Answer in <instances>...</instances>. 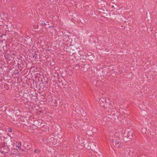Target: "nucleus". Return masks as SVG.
Returning <instances> with one entry per match:
<instances>
[{"label": "nucleus", "mask_w": 157, "mask_h": 157, "mask_svg": "<svg viewBox=\"0 0 157 157\" xmlns=\"http://www.w3.org/2000/svg\"><path fill=\"white\" fill-rule=\"evenodd\" d=\"M119 132L116 131L109 133L110 137L109 140L111 141L114 146L119 147L121 144V140L119 137Z\"/></svg>", "instance_id": "f257e3e1"}, {"label": "nucleus", "mask_w": 157, "mask_h": 157, "mask_svg": "<svg viewBox=\"0 0 157 157\" xmlns=\"http://www.w3.org/2000/svg\"><path fill=\"white\" fill-rule=\"evenodd\" d=\"M11 141L10 140L6 139L3 140V144L1 148L2 152L5 154L8 153L10 151V146L8 143Z\"/></svg>", "instance_id": "f03ea898"}, {"label": "nucleus", "mask_w": 157, "mask_h": 157, "mask_svg": "<svg viewBox=\"0 0 157 157\" xmlns=\"http://www.w3.org/2000/svg\"><path fill=\"white\" fill-rule=\"evenodd\" d=\"M66 51L67 52H70V55L72 54L74 55V57L77 59H81L82 58V56L79 52L80 51H79L78 52L76 53L73 52V50H71L70 47H68L66 48Z\"/></svg>", "instance_id": "7ed1b4c3"}, {"label": "nucleus", "mask_w": 157, "mask_h": 157, "mask_svg": "<svg viewBox=\"0 0 157 157\" xmlns=\"http://www.w3.org/2000/svg\"><path fill=\"white\" fill-rule=\"evenodd\" d=\"M132 133L131 132L128 130H126L124 133L123 134V140H125V141L129 140L132 139Z\"/></svg>", "instance_id": "20e7f679"}, {"label": "nucleus", "mask_w": 157, "mask_h": 157, "mask_svg": "<svg viewBox=\"0 0 157 157\" xmlns=\"http://www.w3.org/2000/svg\"><path fill=\"white\" fill-rule=\"evenodd\" d=\"M114 104V102L109 98H107L106 102L103 107L106 108L110 109H113V106L112 105Z\"/></svg>", "instance_id": "39448f33"}, {"label": "nucleus", "mask_w": 157, "mask_h": 157, "mask_svg": "<svg viewBox=\"0 0 157 157\" xmlns=\"http://www.w3.org/2000/svg\"><path fill=\"white\" fill-rule=\"evenodd\" d=\"M138 152V151L132 148H126L124 151L125 154L127 155L131 154H136Z\"/></svg>", "instance_id": "423d86ee"}, {"label": "nucleus", "mask_w": 157, "mask_h": 157, "mask_svg": "<svg viewBox=\"0 0 157 157\" xmlns=\"http://www.w3.org/2000/svg\"><path fill=\"white\" fill-rule=\"evenodd\" d=\"M118 113L116 111V112H114L112 113V115H109L110 117H108V118L109 117V118H111L112 121H114L118 119Z\"/></svg>", "instance_id": "0eeeda50"}, {"label": "nucleus", "mask_w": 157, "mask_h": 157, "mask_svg": "<svg viewBox=\"0 0 157 157\" xmlns=\"http://www.w3.org/2000/svg\"><path fill=\"white\" fill-rule=\"evenodd\" d=\"M20 150L15 148H12L11 149V153L15 155H18L20 154Z\"/></svg>", "instance_id": "6e6552de"}, {"label": "nucleus", "mask_w": 157, "mask_h": 157, "mask_svg": "<svg viewBox=\"0 0 157 157\" xmlns=\"http://www.w3.org/2000/svg\"><path fill=\"white\" fill-rule=\"evenodd\" d=\"M101 83L100 81L98 80L94 81L93 82V84L94 89L97 90H98V88H97L100 86L99 85Z\"/></svg>", "instance_id": "1a4fd4ad"}, {"label": "nucleus", "mask_w": 157, "mask_h": 157, "mask_svg": "<svg viewBox=\"0 0 157 157\" xmlns=\"http://www.w3.org/2000/svg\"><path fill=\"white\" fill-rule=\"evenodd\" d=\"M29 56L30 58V59H34L36 60L38 58V55L36 53V51L34 53H30Z\"/></svg>", "instance_id": "9d476101"}, {"label": "nucleus", "mask_w": 157, "mask_h": 157, "mask_svg": "<svg viewBox=\"0 0 157 157\" xmlns=\"http://www.w3.org/2000/svg\"><path fill=\"white\" fill-rule=\"evenodd\" d=\"M107 98H106L103 97L99 99V101L100 106L103 107L104 106Z\"/></svg>", "instance_id": "9b49d317"}, {"label": "nucleus", "mask_w": 157, "mask_h": 157, "mask_svg": "<svg viewBox=\"0 0 157 157\" xmlns=\"http://www.w3.org/2000/svg\"><path fill=\"white\" fill-rule=\"evenodd\" d=\"M23 145L24 147L27 150L29 149L32 147V145L30 144L27 143H24Z\"/></svg>", "instance_id": "f8f14e48"}, {"label": "nucleus", "mask_w": 157, "mask_h": 157, "mask_svg": "<svg viewBox=\"0 0 157 157\" xmlns=\"http://www.w3.org/2000/svg\"><path fill=\"white\" fill-rule=\"evenodd\" d=\"M24 64L21 61L18 62L17 63V67L20 70H22L24 68Z\"/></svg>", "instance_id": "ddd939ff"}, {"label": "nucleus", "mask_w": 157, "mask_h": 157, "mask_svg": "<svg viewBox=\"0 0 157 157\" xmlns=\"http://www.w3.org/2000/svg\"><path fill=\"white\" fill-rule=\"evenodd\" d=\"M45 86L42 83H41L39 84V87L40 89H43L45 87Z\"/></svg>", "instance_id": "4468645a"}, {"label": "nucleus", "mask_w": 157, "mask_h": 157, "mask_svg": "<svg viewBox=\"0 0 157 157\" xmlns=\"http://www.w3.org/2000/svg\"><path fill=\"white\" fill-rule=\"evenodd\" d=\"M111 7L112 8L114 9H116L117 10L119 9V7L116 5H115V6L112 5L111 6Z\"/></svg>", "instance_id": "2eb2a0df"}, {"label": "nucleus", "mask_w": 157, "mask_h": 157, "mask_svg": "<svg viewBox=\"0 0 157 157\" xmlns=\"http://www.w3.org/2000/svg\"><path fill=\"white\" fill-rule=\"evenodd\" d=\"M17 146H16V147H17L20 150V149H21V143L20 142V143H18V144H17Z\"/></svg>", "instance_id": "dca6fc26"}, {"label": "nucleus", "mask_w": 157, "mask_h": 157, "mask_svg": "<svg viewBox=\"0 0 157 157\" xmlns=\"http://www.w3.org/2000/svg\"><path fill=\"white\" fill-rule=\"evenodd\" d=\"M7 55H6V58L8 59H9V60H12V57H11L10 56H7Z\"/></svg>", "instance_id": "f3484780"}, {"label": "nucleus", "mask_w": 157, "mask_h": 157, "mask_svg": "<svg viewBox=\"0 0 157 157\" xmlns=\"http://www.w3.org/2000/svg\"><path fill=\"white\" fill-rule=\"evenodd\" d=\"M34 152L35 153H38L40 152V151L38 149H36L34 150Z\"/></svg>", "instance_id": "a211bd4d"}, {"label": "nucleus", "mask_w": 157, "mask_h": 157, "mask_svg": "<svg viewBox=\"0 0 157 157\" xmlns=\"http://www.w3.org/2000/svg\"><path fill=\"white\" fill-rule=\"evenodd\" d=\"M41 24L43 26L46 25V24L45 22H43L42 21V22Z\"/></svg>", "instance_id": "6ab92c4d"}, {"label": "nucleus", "mask_w": 157, "mask_h": 157, "mask_svg": "<svg viewBox=\"0 0 157 157\" xmlns=\"http://www.w3.org/2000/svg\"><path fill=\"white\" fill-rule=\"evenodd\" d=\"M12 131V129L11 128H10L9 129L8 132H11Z\"/></svg>", "instance_id": "aec40b11"}, {"label": "nucleus", "mask_w": 157, "mask_h": 157, "mask_svg": "<svg viewBox=\"0 0 157 157\" xmlns=\"http://www.w3.org/2000/svg\"><path fill=\"white\" fill-rule=\"evenodd\" d=\"M77 138L78 139V140H77V141H79L80 140V139H79V138L78 137Z\"/></svg>", "instance_id": "412c9836"}, {"label": "nucleus", "mask_w": 157, "mask_h": 157, "mask_svg": "<svg viewBox=\"0 0 157 157\" xmlns=\"http://www.w3.org/2000/svg\"><path fill=\"white\" fill-rule=\"evenodd\" d=\"M140 157H146L145 155H141Z\"/></svg>", "instance_id": "4be33fe9"}, {"label": "nucleus", "mask_w": 157, "mask_h": 157, "mask_svg": "<svg viewBox=\"0 0 157 157\" xmlns=\"http://www.w3.org/2000/svg\"><path fill=\"white\" fill-rule=\"evenodd\" d=\"M143 112H146V111H144V110H143Z\"/></svg>", "instance_id": "5701e85b"}, {"label": "nucleus", "mask_w": 157, "mask_h": 157, "mask_svg": "<svg viewBox=\"0 0 157 157\" xmlns=\"http://www.w3.org/2000/svg\"><path fill=\"white\" fill-rule=\"evenodd\" d=\"M50 27H51V26H49V28H50Z\"/></svg>", "instance_id": "b1692460"}]
</instances>
